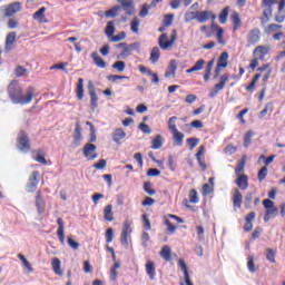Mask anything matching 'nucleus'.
<instances>
[{
  "label": "nucleus",
  "mask_w": 285,
  "mask_h": 285,
  "mask_svg": "<svg viewBox=\"0 0 285 285\" xmlns=\"http://www.w3.org/2000/svg\"><path fill=\"white\" fill-rule=\"evenodd\" d=\"M37 90L35 87H28L27 88V94L23 96V89L17 83L16 80H13L9 87H8V95L12 101V104H19L20 106H26L37 97L35 94Z\"/></svg>",
  "instance_id": "nucleus-1"
},
{
  "label": "nucleus",
  "mask_w": 285,
  "mask_h": 285,
  "mask_svg": "<svg viewBox=\"0 0 285 285\" xmlns=\"http://www.w3.org/2000/svg\"><path fill=\"white\" fill-rule=\"evenodd\" d=\"M115 20L108 21L105 27V35L111 41V43H118V41H124L126 39V31H121L115 36Z\"/></svg>",
  "instance_id": "nucleus-2"
},
{
  "label": "nucleus",
  "mask_w": 285,
  "mask_h": 285,
  "mask_svg": "<svg viewBox=\"0 0 285 285\" xmlns=\"http://www.w3.org/2000/svg\"><path fill=\"white\" fill-rule=\"evenodd\" d=\"M177 117H170L168 120V129L173 134V139L175 146H184V134L179 130H177Z\"/></svg>",
  "instance_id": "nucleus-3"
},
{
  "label": "nucleus",
  "mask_w": 285,
  "mask_h": 285,
  "mask_svg": "<svg viewBox=\"0 0 285 285\" xmlns=\"http://www.w3.org/2000/svg\"><path fill=\"white\" fill-rule=\"evenodd\" d=\"M177 41V30H171L170 40H168V33H161L158 38V46L161 50H170L175 42Z\"/></svg>",
  "instance_id": "nucleus-4"
},
{
  "label": "nucleus",
  "mask_w": 285,
  "mask_h": 285,
  "mask_svg": "<svg viewBox=\"0 0 285 285\" xmlns=\"http://www.w3.org/2000/svg\"><path fill=\"white\" fill-rule=\"evenodd\" d=\"M17 148L22 153H30V138L24 130H21L18 135Z\"/></svg>",
  "instance_id": "nucleus-5"
},
{
  "label": "nucleus",
  "mask_w": 285,
  "mask_h": 285,
  "mask_svg": "<svg viewBox=\"0 0 285 285\" xmlns=\"http://www.w3.org/2000/svg\"><path fill=\"white\" fill-rule=\"evenodd\" d=\"M275 3H277V0H263L262 1V8H265V10L263 11V17H265V19H262L263 23H267V21H269L271 17H273V6H275Z\"/></svg>",
  "instance_id": "nucleus-6"
},
{
  "label": "nucleus",
  "mask_w": 285,
  "mask_h": 285,
  "mask_svg": "<svg viewBox=\"0 0 285 285\" xmlns=\"http://www.w3.org/2000/svg\"><path fill=\"white\" fill-rule=\"evenodd\" d=\"M116 48L124 49L120 53V57H130V52H132V50H140L141 45L139 42H134L127 46L126 42H120L116 45Z\"/></svg>",
  "instance_id": "nucleus-7"
},
{
  "label": "nucleus",
  "mask_w": 285,
  "mask_h": 285,
  "mask_svg": "<svg viewBox=\"0 0 285 285\" xmlns=\"http://www.w3.org/2000/svg\"><path fill=\"white\" fill-rule=\"evenodd\" d=\"M262 39V31L259 28H254L247 33V46H257Z\"/></svg>",
  "instance_id": "nucleus-8"
},
{
  "label": "nucleus",
  "mask_w": 285,
  "mask_h": 285,
  "mask_svg": "<svg viewBox=\"0 0 285 285\" xmlns=\"http://www.w3.org/2000/svg\"><path fill=\"white\" fill-rule=\"evenodd\" d=\"M88 91L90 97L91 110L95 112L97 108H99V96H97V89H95V85H88Z\"/></svg>",
  "instance_id": "nucleus-9"
},
{
  "label": "nucleus",
  "mask_w": 285,
  "mask_h": 285,
  "mask_svg": "<svg viewBox=\"0 0 285 285\" xmlns=\"http://www.w3.org/2000/svg\"><path fill=\"white\" fill-rule=\"evenodd\" d=\"M209 19H212V21H215V19H217V16L215 13H213V11H196V21H198V23H206V21H208Z\"/></svg>",
  "instance_id": "nucleus-10"
},
{
  "label": "nucleus",
  "mask_w": 285,
  "mask_h": 285,
  "mask_svg": "<svg viewBox=\"0 0 285 285\" xmlns=\"http://www.w3.org/2000/svg\"><path fill=\"white\" fill-rule=\"evenodd\" d=\"M130 233H132V228H130V222L125 220L120 234V244H122V246H128V236H130Z\"/></svg>",
  "instance_id": "nucleus-11"
},
{
  "label": "nucleus",
  "mask_w": 285,
  "mask_h": 285,
  "mask_svg": "<svg viewBox=\"0 0 285 285\" xmlns=\"http://www.w3.org/2000/svg\"><path fill=\"white\" fill-rule=\"evenodd\" d=\"M227 81H228V73H224L220 77L219 83H216L213 90L209 92L210 99H213V97H217V95L219 94V90H224Z\"/></svg>",
  "instance_id": "nucleus-12"
},
{
  "label": "nucleus",
  "mask_w": 285,
  "mask_h": 285,
  "mask_svg": "<svg viewBox=\"0 0 285 285\" xmlns=\"http://www.w3.org/2000/svg\"><path fill=\"white\" fill-rule=\"evenodd\" d=\"M39 186V171L33 170L29 177V183L27 184L28 193H35Z\"/></svg>",
  "instance_id": "nucleus-13"
},
{
  "label": "nucleus",
  "mask_w": 285,
  "mask_h": 285,
  "mask_svg": "<svg viewBox=\"0 0 285 285\" xmlns=\"http://www.w3.org/2000/svg\"><path fill=\"white\" fill-rule=\"evenodd\" d=\"M95 150H97L96 145L86 144L83 146L82 153H83L85 157H87L89 159V161H92V160L97 159V157H99V155L97 153H95Z\"/></svg>",
  "instance_id": "nucleus-14"
},
{
  "label": "nucleus",
  "mask_w": 285,
  "mask_h": 285,
  "mask_svg": "<svg viewBox=\"0 0 285 285\" xmlns=\"http://www.w3.org/2000/svg\"><path fill=\"white\" fill-rule=\"evenodd\" d=\"M269 52H271V47L258 46L254 49L253 55L254 57L259 59V61H264V59H266V55H268Z\"/></svg>",
  "instance_id": "nucleus-15"
},
{
  "label": "nucleus",
  "mask_w": 285,
  "mask_h": 285,
  "mask_svg": "<svg viewBox=\"0 0 285 285\" xmlns=\"http://www.w3.org/2000/svg\"><path fill=\"white\" fill-rule=\"evenodd\" d=\"M117 3H120V9L126 12V14H135V2L132 0H117Z\"/></svg>",
  "instance_id": "nucleus-16"
},
{
  "label": "nucleus",
  "mask_w": 285,
  "mask_h": 285,
  "mask_svg": "<svg viewBox=\"0 0 285 285\" xmlns=\"http://www.w3.org/2000/svg\"><path fill=\"white\" fill-rule=\"evenodd\" d=\"M21 11V2H12L4 6V17H12Z\"/></svg>",
  "instance_id": "nucleus-17"
},
{
  "label": "nucleus",
  "mask_w": 285,
  "mask_h": 285,
  "mask_svg": "<svg viewBox=\"0 0 285 285\" xmlns=\"http://www.w3.org/2000/svg\"><path fill=\"white\" fill-rule=\"evenodd\" d=\"M36 208L39 215H43L46 210V199H43V195L41 194V190H38L36 194Z\"/></svg>",
  "instance_id": "nucleus-18"
},
{
  "label": "nucleus",
  "mask_w": 285,
  "mask_h": 285,
  "mask_svg": "<svg viewBox=\"0 0 285 285\" xmlns=\"http://www.w3.org/2000/svg\"><path fill=\"white\" fill-rule=\"evenodd\" d=\"M57 224H58L57 236H58L60 244L63 245V244H66V234H65L66 227H65L63 218L58 217Z\"/></svg>",
  "instance_id": "nucleus-19"
},
{
  "label": "nucleus",
  "mask_w": 285,
  "mask_h": 285,
  "mask_svg": "<svg viewBox=\"0 0 285 285\" xmlns=\"http://www.w3.org/2000/svg\"><path fill=\"white\" fill-rule=\"evenodd\" d=\"M263 206L266 209L265 213H267V215H271L272 217L277 215V213H279V209H277V207H275V203L271 199H264Z\"/></svg>",
  "instance_id": "nucleus-20"
},
{
  "label": "nucleus",
  "mask_w": 285,
  "mask_h": 285,
  "mask_svg": "<svg viewBox=\"0 0 285 285\" xmlns=\"http://www.w3.org/2000/svg\"><path fill=\"white\" fill-rule=\"evenodd\" d=\"M145 271L149 277V279L153 282L155 277L157 276V267L155 265V262L148 261L145 265Z\"/></svg>",
  "instance_id": "nucleus-21"
},
{
  "label": "nucleus",
  "mask_w": 285,
  "mask_h": 285,
  "mask_svg": "<svg viewBox=\"0 0 285 285\" xmlns=\"http://www.w3.org/2000/svg\"><path fill=\"white\" fill-rule=\"evenodd\" d=\"M235 184L240 190H246L248 188V176L245 174L236 175Z\"/></svg>",
  "instance_id": "nucleus-22"
},
{
  "label": "nucleus",
  "mask_w": 285,
  "mask_h": 285,
  "mask_svg": "<svg viewBox=\"0 0 285 285\" xmlns=\"http://www.w3.org/2000/svg\"><path fill=\"white\" fill-rule=\"evenodd\" d=\"M228 66V52L220 53L217 65H216V77L219 75L220 68H226Z\"/></svg>",
  "instance_id": "nucleus-23"
},
{
  "label": "nucleus",
  "mask_w": 285,
  "mask_h": 285,
  "mask_svg": "<svg viewBox=\"0 0 285 285\" xmlns=\"http://www.w3.org/2000/svg\"><path fill=\"white\" fill-rule=\"evenodd\" d=\"M17 42V32L12 31L6 37V43H4V50L7 52H10L12 50V47Z\"/></svg>",
  "instance_id": "nucleus-24"
},
{
  "label": "nucleus",
  "mask_w": 285,
  "mask_h": 285,
  "mask_svg": "<svg viewBox=\"0 0 285 285\" xmlns=\"http://www.w3.org/2000/svg\"><path fill=\"white\" fill-rule=\"evenodd\" d=\"M285 0H281V2L278 3V11L275 14V21L276 23H284L285 21Z\"/></svg>",
  "instance_id": "nucleus-25"
},
{
  "label": "nucleus",
  "mask_w": 285,
  "mask_h": 285,
  "mask_svg": "<svg viewBox=\"0 0 285 285\" xmlns=\"http://www.w3.org/2000/svg\"><path fill=\"white\" fill-rule=\"evenodd\" d=\"M35 21L38 23H48V18H46V7H41L38 11L33 13Z\"/></svg>",
  "instance_id": "nucleus-26"
},
{
  "label": "nucleus",
  "mask_w": 285,
  "mask_h": 285,
  "mask_svg": "<svg viewBox=\"0 0 285 285\" xmlns=\"http://www.w3.org/2000/svg\"><path fill=\"white\" fill-rule=\"evenodd\" d=\"M213 30H216V38L220 46H226V40H224V28L219 24L212 23Z\"/></svg>",
  "instance_id": "nucleus-27"
},
{
  "label": "nucleus",
  "mask_w": 285,
  "mask_h": 285,
  "mask_svg": "<svg viewBox=\"0 0 285 285\" xmlns=\"http://www.w3.org/2000/svg\"><path fill=\"white\" fill-rule=\"evenodd\" d=\"M177 72V60L173 59L169 61V65L167 66V70L165 72L166 79H170V77H175Z\"/></svg>",
  "instance_id": "nucleus-28"
},
{
  "label": "nucleus",
  "mask_w": 285,
  "mask_h": 285,
  "mask_svg": "<svg viewBox=\"0 0 285 285\" xmlns=\"http://www.w3.org/2000/svg\"><path fill=\"white\" fill-rule=\"evenodd\" d=\"M159 255L163 259H165V262H170V259H173V250L170 249V246L164 245L159 252Z\"/></svg>",
  "instance_id": "nucleus-29"
},
{
  "label": "nucleus",
  "mask_w": 285,
  "mask_h": 285,
  "mask_svg": "<svg viewBox=\"0 0 285 285\" xmlns=\"http://www.w3.org/2000/svg\"><path fill=\"white\" fill-rule=\"evenodd\" d=\"M51 268L55 273V275H59L61 277V275H63V269H61V261L59 258H52L51 261Z\"/></svg>",
  "instance_id": "nucleus-30"
},
{
  "label": "nucleus",
  "mask_w": 285,
  "mask_h": 285,
  "mask_svg": "<svg viewBox=\"0 0 285 285\" xmlns=\"http://www.w3.org/2000/svg\"><path fill=\"white\" fill-rule=\"evenodd\" d=\"M244 199V196L242 195V191L239 189H236L233 195V206L234 208H242V202Z\"/></svg>",
  "instance_id": "nucleus-31"
},
{
  "label": "nucleus",
  "mask_w": 285,
  "mask_h": 285,
  "mask_svg": "<svg viewBox=\"0 0 285 285\" xmlns=\"http://www.w3.org/2000/svg\"><path fill=\"white\" fill-rule=\"evenodd\" d=\"M119 10H121V6H114L110 9H108L107 11H105V17L107 19H115V18L119 17Z\"/></svg>",
  "instance_id": "nucleus-32"
},
{
  "label": "nucleus",
  "mask_w": 285,
  "mask_h": 285,
  "mask_svg": "<svg viewBox=\"0 0 285 285\" xmlns=\"http://www.w3.org/2000/svg\"><path fill=\"white\" fill-rule=\"evenodd\" d=\"M164 146V137L161 135H156L151 140V150H159Z\"/></svg>",
  "instance_id": "nucleus-33"
},
{
  "label": "nucleus",
  "mask_w": 285,
  "mask_h": 285,
  "mask_svg": "<svg viewBox=\"0 0 285 285\" xmlns=\"http://www.w3.org/2000/svg\"><path fill=\"white\" fill-rule=\"evenodd\" d=\"M104 219H105V222H115V214L112 213V205H107L104 208Z\"/></svg>",
  "instance_id": "nucleus-34"
},
{
  "label": "nucleus",
  "mask_w": 285,
  "mask_h": 285,
  "mask_svg": "<svg viewBox=\"0 0 285 285\" xmlns=\"http://www.w3.org/2000/svg\"><path fill=\"white\" fill-rule=\"evenodd\" d=\"M121 139H126V131H124L121 128L115 129L112 134V140L115 144H120Z\"/></svg>",
  "instance_id": "nucleus-35"
},
{
  "label": "nucleus",
  "mask_w": 285,
  "mask_h": 285,
  "mask_svg": "<svg viewBox=\"0 0 285 285\" xmlns=\"http://www.w3.org/2000/svg\"><path fill=\"white\" fill-rule=\"evenodd\" d=\"M76 97L78 101L83 100V78L78 79V83L76 86Z\"/></svg>",
  "instance_id": "nucleus-36"
},
{
  "label": "nucleus",
  "mask_w": 285,
  "mask_h": 285,
  "mask_svg": "<svg viewBox=\"0 0 285 285\" xmlns=\"http://www.w3.org/2000/svg\"><path fill=\"white\" fill-rule=\"evenodd\" d=\"M247 159V156H243V158L237 163L235 168V175H244V169L246 168Z\"/></svg>",
  "instance_id": "nucleus-37"
},
{
  "label": "nucleus",
  "mask_w": 285,
  "mask_h": 285,
  "mask_svg": "<svg viewBox=\"0 0 285 285\" xmlns=\"http://www.w3.org/2000/svg\"><path fill=\"white\" fill-rule=\"evenodd\" d=\"M204 66H206V60L199 59L191 68L187 69L186 72L187 75H190V72H197L199 70H203Z\"/></svg>",
  "instance_id": "nucleus-38"
},
{
  "label": "nucleus",
  "mask_w": 285,
  "mask_h": 285,
  "mask_svg": "<svg viewBox=\"0 0 285 285\" xmlns=\"http://www.w3.org/2000/svg\"><path fill=\"white\" fill-rule=\"evenodd\" d=\"M160 57H161V50L159 49V47H154L150 52L149 61L151 63H157Z\"/></svg>",
  "instance_id": "nucleus-39"
},
{
  "label": "nucleus",
  "mask_w": 285,
  "mask_h": 285,
  "mask_svg": "<svg viewBox=\"0 0 285 285\" xmlns=\"http://www.w3.org/2000/svg\"><path fill=\"white\" fill-rule=\"evenodd\" d=\"M94 63L98 67V68H106V61L102 60L101 56H99V53L97 52H92L90 55Z\"/></svg>",
  "instance_id": "nucleus-40"
},
{
  "label": "nucleus",
  "mask_w": 285,
  "mask_h": 285,
  "mask_svg": "<svg viewBox=\"0 0 285 285\" xmlns=\"http://www.w3.org/2000/svg\"><path fill=\"white\" fill-rule=\"evenodd\" d=\"M232 21L234 32L237 31L238 28H242V18H239V13H237L236 11L232 13Z\"/></svg>",
  "instance_id": "nucleus-41"
},
{
  "label": "nucleus",
  "mask_w": 285,
  "mask_h": 285,
  "mask_svg": "<svg viewBox=\"0 0 285 285\" xmlns=\"http://www.w3.org/2000/svg\"><path fill=\"white\" fill-rule=\"evenodd\" d=\"M229 12H230V7H229V6L225 7V8L220 11V13H219V16H218V21H219V23L224 24V23H226V21H228V13H229Z\"/></svg>",
  "instance_id": "nucleus-42"
},
{
  "label": "nucleus",
  "mask_w": 285,
  "mask_h": 285,
  "mask_svg": "<svg viewBox=\"0 0 285 285\" xmlns=\"http://www.w3.org/2000/svg\"><path fill=\"white\" fill-rule=\"evenodd\" d=\"M215 65V60H210L206 68H205V73H204V81L208 82L210 80V75L213 72V66Z\"/></svg>",
  "instance_id": "nucleus-43"
},
{
  "label": "nucleus",
  "mask_w": 285,
  "mask_h": 285,
  "mask_svg": "<svg viewBox=\"0 0 285 285\" xmlns=\"http://www.w3.org/2000/svg\"><path fill=\"white\" fill-rule=\"evenodd\" d=\"M141 23V20H139L138 17H135L130 22V30L134 32V35H139V26Z\"/></svg>",
  "instance_id": "nucleus-44"
},
{
  "label": "nucleus",
  "mask_w": 285,
  "mask_h": 285,
  "mask_svg": "<svg viewBox=\"0 0 285 285\" xmlns=\"http://www.w3.org/2000/svg\"><path fill=\"white\" fill-rule=\"evenodd\" d=\"M262 73H256L249 85L246 87L247 92H255V86L259 81Z\"/></svg>",
  "instance_id": "nucleus-45"
},
{
  "label": "nucleus",
  "mask_w": 285,
  "mask_h": 285,
  "mask_svg": "<svg viewBox=\"0 0 285 285\" xmlns=\"http://www.w3.org/2000/svg\"><path fill=\"white\" fill-rule=\"evenodd\" d=\"M18 259L22 263V266L28 271V273H32L33 268L28 258L23 256V254H18Z\"/></svg>",
  "instance_id": "nucleus-46"
},
{
  "label": "nucleus",
  "mask_w": 285,
  "mask_h": 285,
  "mask_svg": "<svg viewBox=\"0 0 285 285\" xmlns=\"http://www.w3.org/2000/svg\"><path fill=\"white\" fill-rule=\"evenodd\" d=\"M254 132L253 130H248L245 135H244V142L243 146L244 148H248V146H250V144L253 142V137H254Z\"/></svg>",
  "instance_id": "nucleus-47"
},
{
  "label": "nucleus",
  "mask_w": 285,
  "mask_h": 285,
  "mask_svg": "<svg viewBox=\"0 0 285 285\" xmlns=\"http://www.w3.org/2000/svg\"><path fill=\"white\" fill-rule=\"evenodd\" d=\"M164 224L167 226L168 235H175L177 232V226L173 225V223L167 217L164 218Z\"/></svg>",
  "instance_id": "nucleus-48"
},
{
  "label": "nucleus",
  "mask_w": 285,
  "mask_h": 285,
  "mask_svg": "<svg viewBox=\"0 0 285 285\" xmlns=\"http://www.w3.org/2000/svg\"><path fill=\"white\" fill-rule=\"evenodd\" d=\"M188 197L189 204H199V196L197 195V189H190Z\"/></svg>",
  "instance_id": "nucleus-49"
},
{
  "label": "nucleus",
  "mask_w": 285,
  "mask_h": 285,
  "mask_svg": "<svg viewBox=\"0 0 285 285\" xmlns=\"http://www.w3.org/2000/svg\"><path fill=\"white\" fill-rule=\"evenodd\" d=\"M142 188L145 190V193H147V195H157V190H155L153 188V183L150 181H145L144 185H142Z\"/></svg>",
  "instance_id": "nucleus-50"
},
{
  "label": "nucleus",
  "mask_w": 285,
  "mask_h": 285,
  "mask_svg": "<svg viewBox=\"0 0 285 285\" xmlns=\"http://www.w3.org/2000/svg\"><path fill=\"white\" fill-rule=\"evenodd\" d=\"M247 268L249 273H255V271H257L255 267V256L250 255L247 257Z\"/></svg>",
  "instance_id": "nucleus-51"
},
{
  "label": "nucleus",
  "mask_w": 285,
  "mask_h": 285,
  "mask_svg": "<svg viewBox=\"0 0 285 285\" xmlns=\"http://www.w3.org/2000/svg\"><path fill=\"white\" fill-rule=\"evenodd\" d=\"M111 68H114V70H117L118 72H124V70H126V62L122 60H118L111 66Z\"/></svg>",
  "instance_id": "nucleus-52"
},
{
  "label": "nucleus",
  "mask_w": 285,
  "mask_h": 285,
  "mask_svg": "<svg viewBox=\"0 0 285 285\" xmlns=\"http://www.w3.org/2000/svg\"><path fill=\"white\" fill-rule=\"evenodd\" d=\"M197 21V11H187L185 13V22L190 23V21Z\"/></svg>",
  "instance_id": "nucleus-53"
},
{
  "label": "nucleus",
  "mask_w": 285,
  "mask_h": 285,
  "mask_svg": "<svg viewBox=\"0 0 285 285\" xmlns=\"http://www.w3.org/2000/svg\"><path fill=\"white\" fill-rule=\"evenodd\" d=\"M215 188L210 184L203 185V196L208 197V195H213Z\"/></svg>",
  "instance_id": "nucleus-54"
},
{
  "label": "nucleus",
  "mask_w": 285,
  "mask_h": 285,
  "mask_svg": "<svg viewBox=\"0 0 285 285\" xmlns=\"http://www.w3.org/2000/svg\"><path fill=\"white\" fill-rule=\"evenodd\" d=\"M75 141H81V124L79 121L76 122V128H75Z\"/></svg>",
  "instance_id": "nucleus-55"
},
{
  "label": "nucleus",
  "mask_w": 285,
  "mask_h": 285,
  "mask_svg": "<svg viewBox=\"0 0 285 285\" xmlns=\"http://www.w3.org/2000/svg\"><path fill=\"white\" fill-rule=\"evenodd\" d=\"M178 266H179L180 271H183L185 277H188L190 275L188 273V266L186 265V262L183 258H180L178 261Z\"/></svg>",
  "instance_id": "nucleus-56"
},
{
  "label": "nucleus",
  "mask_w": 285,
  "mask_h": 285,
  "mask_svg": "<svg viewBox=\"0 0 285 285\" xmlns=\"http://www.w3.org/2000/svg\"><path fill=\"white\" fill-rule=\"evenodd\" d=\"M115 237V230L112 228H108L105 233V239L107 244L112 243V239Z\"/></svg>",
  "instance_id": "nucleus-57"
},
{
  "label": "nucleus",
  "mask_w": 285,
  "mask_h": 285,
  "mask_svg": "<svg viewBox=\"0 0 285 285\" xmlns=\"http://www.w3.org/2000/svg\"><path fill=\"white\" fill-rule=\"evenodd\" d=\"M266 259L271 262V264H275V249L273 248L266 249Z\"/></svg>",
  "instance_id": "nucleus-58"
},
{
  "label": "nucleus",
  "mask_w": 285,
  "mask_h": 285,
  "mask_svg": "<svg viewBox=\"0 0 285 285\" xmlns=\"http://www.w3.org/2000/svg\"><path fill=\"white\" fill-rule=\"evenodd\" d=\"M267 176H268V168L262 167L257 175L258 181H264Z\"/></svg>",
  "instance_id": "nucleus-59"
},
{
  "label": "nucleus",
  "mask_w": 285,
  "mask_h": 285,
  "mask_svg": "<svg viewBox=\"0 0 285 285\" xmlns=\"http://www.w3.org/2000/svg\"><path fill=\"white\" fill-rule=\"evenodd\" d=\"M14 75L16 77H23L24 75H28V69H26L23 66H17Z\"/></svg>",
  "instance_id": "nucleus-60"
},
{
  "label": "nucleus",
  "mask_w": 285,
  "mask_h": 285,
  "mask_svg": "<svg viewBox=\"0 0 285 285\" xmlns=\"http://www.w3.org/2000/svg\"><path fill=\"white\" fill-rule=\"evenodd\" d=\"M187 145L189 146V150H194L199 145V138H188Z\"/></svg>",
  "instance_id": "nucleus-61"
},
{
  "label": "nucleus",
  "mask_w": 285,
  "mask_h": 285,
  "mask_svg": "<svg viewBox=\"0 0 285 285\" xmlns=\"http://www.w3.org/2000/svg\"><path fill=\"white\" fill-rule=\"evenodd\" d=\"M173 19H175L174 14H166L164 17L163 23L165 28H170V26H173Z\"/></svg>",
  "instance_id": "nucleus-62"
},
{
  "label": "nucleus",
  "mask_w": 285,
  "mask_h": 285,
  "mask_svg": "<svg viewBox=\"0 0 285 285\" xmlns=\"http://www.w3.org/2000/svg\"><path fill=\"white\" fill-rule=\"evenodd\" d=\"M148 10H150V6H148L147 3H144L139 11V17H141V19L148 17Z\"/></svg>",
  "instance_id": "nucleus-63"
},
{
  "label": "nucleus",
  "mask_w": 285,
  "mask_h": 285,
  "mask_svg": "<svg viewBox=\"0 0 285 285\" xmlns=\"http://www.w3.org/2000/svg\"><path fill=\"white\" fill-rule=\"evenodd\" d=\"M139 130L144 132L145 135H150L153 132V129H150V126L146 125L145 122H140L138 126Z\"/></svg>",
  "instance_id": "nucleus-64"
}]
</instances>
